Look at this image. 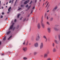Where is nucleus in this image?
<instances>
[{
  "mask_svg": "<svg viewBox=\"0 0 60 60\" xmlns=\"http://www.w3.org/2000/svg\"><path fill=\"white\" fill-rule=\"evenodd\" d=\"M40 34H38V36L36 37V40L37 41H38L39 40V39H40Z\"/></svg>",
  "mask_w": 60,
  "mask_h": 60,
  "instance_id": "1",
  "label": "nucleus"
},
{
  "mask_svg": "<svg viewBox=\"0 0 60 60\" xmlns=\"http://www.w3.org/2000/svg\"><path fill=\"white\" fill-rule=\"evenodd\" d=\"M43 43L41 42L40 43V49H42V48H43Z\"/></svg>",
  "mask_w": 60,
  "mask_h": 60,
  "instance_id": "2",
  "label": "nucleus"
},
{
  "mask_svg": "<svg viewBox=\"0 0 60 60\" xmlns=\"http://www.w3.org/2000/svg\"><path fill=\"white\" fill-rule=\"evenodd\" d=\"M59 28H60V27L59 26H57L56 27H54V29L55 31H58L59 30Z\"/></svg>",
  "mask_w": 60,
  "mask_h": 60,
  "instance_id": "3",
  "label": "nucleus"
},
{
  "mask_svg": "<svg viewBox=\"0 0 60 60\" xmlns=\"http://www.w3.org/2000/svg\"><path fill=\"white\" fill-rule=\"evenodd\" d=\"M14 23H12V25H11L10 27L9 28V30H10V29L11 30L12 29V28L13 27V26H14Z\"/></svg>",
  "mask_w": 60,
  "mask_h": 60,
  "instance_id": "4",
  "label": "nucleus"
},
{
  "mask_svg": "<svg viewBox=\"0 0 60 60\" xmlns=\"http://www.w3.org/2000/svg\"><path fill=\"white\" fill-rule=\"evenodd\" d=\"M22 49L24 52H26L27 50V49L26 47H25L23 48Z\"/></svg>",
  "mask_w": 60,
  "mask_h": 60,
  "instance_id": "5",
  "label": "nucleus"
},
{
  "mask_svg": "<svg viewBox=\"0 0 60 60\" xmlns=\"http://www.w3.org/2000/svg\"><path fill=\"white\" fill-rule=\"evenodd\" d=\"M34 46L35 47H38V43L36 42L34 44Z\"/></svg>",
  "mask_w": 60,
  "mask_h": 60,
  "instance_id": "6",
  "label": "nucleus"
},
{
  "mask_svg": "<svg viewBox=\"0 0 60 60\" xmlns=\"http://www.w3.org/2000/svg\"><path fill=\"white\" fill-rule=\"evenodd\" d=\"M51 28L50 27L48 28H47V31L48 33H50L51 32V30H50Z\"/></svg>",
  "mask_w": 60,
  "mask_h": 60,
  "instance_id": "7",
  "label": "nucleus"
},
{
  "mask_svg": "<svg viewBox=\"0 0 60 60\" xmlns=\"http://www.w3.org/2000/svg\"><path fill=\"white\" fill-rule=\"evenodd\" d=\"M44 58H47L48 57V54L47 53H45L44 55Z\"/></svg>",
  "mask_w": 60,
  "mask_h": 60,
  "instance_id": "8",
  "label": "nucleus"
},
{
  "mask_svg": "<svg viewBox=\"0 0 60 60\" xmlns=\"http://www.w3.org/2000/svg\"><path fill=\"white\" fill-rule=\"evenodd\" d=\"M54 42L56 44H59V42L57 41L56 39L54 40Z\"/></svg>",
  "mask_w": 60,
  "mask_h": 60,
  "instance_id": "9",
  "label": "nucleus"
},
{
  "mask_svg": "<svg viewBox=\"0 0 60 60\" xmlns=\"http://www.w3.org/2000/svg\"><path fill=\"white\" fill-rule=\"evenodd\" d=\"M43 38H44V39H45V41L46 42H47V37H46V36H44L43 37Z\"/></svg>",
  "mask_w": 60,
  "mask_h": 60,
  "instance_id": "10",
  "label": "nucleus"
},
{
  "mask_svg": "<svg viewBox=\"0 0 60 60\" xmlns=\"http://www.w3.org/2000/svg\"><path fill=\"white\" fill-rule=\"evenodd\" d=\"M37 27L38 29H40L41 28V25H40V23H39L37 25Z\"/></svg>",
  "mask_w": 60,
  "mask_h": 60,
  "instance_id": "11",
  "label": "nucleus"
},
{
  "mask_svg": "<svg viewBox=\"0 0 60 60\" xmlns=\"http://www.w3.org/2000/svg\"><path fill=\"white\" fill-rule=\"evenodd\" d=\"M57 6H56L55 7L54 9L52 11H56V9H57Z\"/></svg>",
  "mask_w": 60,
  "mask_h": 60,
  "instance_id": "12",
  "label": "nucleus"
},
{
  "mask_svg": "<svg viewBox=\"0 0 60 60\" xmlns=\"http://www.w3.org/2000/svg\"><path fill=\"white\" fill-rule=\"evenodd\" d=\"M29 2V0L26 1L24 2V4H27V3H28Z\"/></svg>",
  "mask_w": 60,
  "mask_h": 60,
  "instance_id": "13",
  "label": "nucleus"
},
{
  "mask_svg": "<svg viewBox=\"0 0 60 60\" xmlns=\"http://www.w3.org/2000/svg\"><path fill=\"white\" fill-rule=\"evenodd\" d=\"M53 52H56V49L55 48H54L53 49Z\"/></svg>",
  "mask_w": 60,
  "mask_h": 60,
  "instance_id": "14",
  "label": "nucleus"
},
{
  "mask_svg": "<svg viewBox=\"0 0 60 60\" xmlns=\"http://www.w3.org/2000/svg\"><path fill=\"white\" fill-rule=\"evenodd\" d=\"M10 9H11V7H10L8 9V11H9V12H7V13H8V14H9V12H10Z\"/></svg>",
  "mask_w": 60,
  "mask_h": 60,
  "instance_id": "15",
  "label": "nucleus"
},
{
  "mask_svg": "<svg viewBox=\"0 0 60 60\" xmlns=\"http://www.w3.org/2000/svg\"><path fill=\"white\" fill-rule=\"evenodd\" d=\"M10 33H11V31H8V32H7V35H8V34H10Z\"/></svg>",
  "mask_w": 60,
  "mask_h": 60,
  "instance_id": "16",
  "label": "nucleus"
},
{
  "mask_svg": "<svg viewBox=\"0 0 60 60\" xmlns=\"http://www.w3.org/2000/svg\"><path fill=\"white\" fill-rule=\"evenodd\" d=\"M43 28H45V25L43 24V23L41 24Z\"/></svg>",
  "mask_w": 60,
  "mask_h": 60,
  "instance_id": "17",
  "label": "nucleus"
},
{
  "mask_svg": "<svg viewBox=\"0 0 60 60\" xmlns=\"http://www.w3.org/2000/svg\"><path fill=\"white\" fill-rule=\"evenodd\" d=\"M45 17H47V19H48L49 18H48V17L47 16V14H46L45 15Z\"/></svg>",
  "mask_w": 60,
  "mask_h": 60,
  "instance_id": "18",
  "label": "nucleus"
},
{
  "mask_svg": "<svg viewBox=\"0 0 60 60\" xmlns=\"http://www.w3.org/2000/svg\"><path fill=\"white\" fill-rule=\"evenodd\" d=\"M46 24L48 25H50V24L49 23V22H46Z\"/></svg>",
  "mask_w": 60,
  "mask_h": 60,
  "instance_id": "19",
  "label": "nucleus"
},
{
  "mask_svg": "<svg viewBox=\"0 0 60 60\" xmlns=\"http://www.w3.org/2000/svg\"><path fill=\"white\" fill-rule=\"evenodd\" d=\"M42 22H43V20L42 19V20L41 21V24H43V23Z\"/></svg>",
  "mask_w": 60,
  "mask_h": 60,
  "instance_id": "20",
  "label": "nucleus"
},
{
  "mask_svg": "<svg viewBox=\"0 0 60 60\" xmlns=\"http://www.w3.org/2000/svg\"><path fill=\"white\" fill-rule=\"evenodd\" d=\"M37 54V52H34V55H36Z\"/></svg>",
  "mask_w": 60,
  "mask_h": 60,
  "instance_id": "21",
  "label": "nucleus"
},
{
  "mask_svg": "<svg viewBox=\"0 0 60 60\" xmlns=\"http://www.w3.org/2000/svg\"><path fill=\"white\" fill-rule=\"evenodd\" d=\"M59 41H60V35H58Z\"/></svg>",
  "mask_w": 60,
  "mask_h": 60,
  "instance_id": "22",
  "label": "nucleus"
},
{
  "mask_svg": "<svg viewBox=\"0 0 60 60\" xmlns=\"http://www.w3.org/2000/svg\"><path fill=\"white\" fill-rule=\"evenodd\" d=\"M12 37V35H11L10 36L9 38H8V40H9V39H11V37Z\"/></svg>",
  "mask_w": 60,
  "mask_h": 60,
  "instance_id": "23",
  "label": "nucleus"
},
{
  "mask_svg": "<svg viewBox=\"0 0 60 60\" xmlns=\"http://www.w3.org/2000/svg\"><path fill=\"white\" fill-rule=\"evenodd\" d=\"M23 59L24 60H26L27 59V58L25 57L23 58Z\"/></svg>",
  "mask_w": 60,
  "mask_h": 60,
  "instance_id": "24",
  "label": "nucleus"
},
{
  "mask_svg": "<svg viewBox=\"0 0 60 60\" xmlns=\"http://www.w3.org/2000/svg\"><path fill=\"white\" fill-rule=\"evenodd\" d=\"M5 40H6V37H4L3 39V40L4 41Z\"/></svg>",
  "mask_w": 60,
  "mask_h": 60,
  "instance_id": "25",
  "label": "nucleus"
},
{
  "mask_svg": "<svg viewBox=\"0 0 60 60\" xmlns=\"http://www.w3.org/2000/svg\"><path fill=\"white\" fill-rule=\"evenodd\" d=\"M20 14L18 15L17 16V18H19V16H20Z\"/></svg>",
  "mask_w": 60,
  "mask_h": 60,
  "instance_id": "26",
  "label": "nucleus"
},
{
  "mask_svg": "<svg viewBox=\"0 0 60 60\" xmlns=\"http://www.w3.org/2000/svg\"><path fill=\"white\" fill-rule=\"evenodd\" d=\"M31 6L30 5L28 7V8L27 9V10H29V9L30 8V7Z\"/></svg>",
  "mask_w": 60,
  "mask_h": 60,
  "instance_id": "27",
  "label": "nucleus"
},
{
  "mask_svg": "<svg viewBox=\"0 0 60 60\" xmlns=\"http://www.w3.org/2000/svg\"><path fill=\"white\" fill-rule=\"evenodd\" d=\"M19 25H18L16 27V29H18V28H19Z\"/></svg>",
  "mask_w": 60,
  "mask_h": 60,
  "instance_id": "28",
  "label": "nucleus"
},
{
  "mask_svg": "<svg viewBox=\"0 0 60 60\" xmlns=\"http://www.w3.org/2000/svg\"><path fill=\"white\" fill-rule=\"evenodd\" d=\"M53 19V18H51L50 20L51 21H52Z\"/></svg>",
  "mask_w": 60,
  "mask_h": 60,
  "instance_id": "29",
  "label": "nucleus"
},
{
  "mask_svg": "<svg viewBox=\"0 0 60 60\" xmlns=\"http://www.w3.org/2000/svg\"><path fill=\"white\" fill-rule=\"evenodd\" d=\"M52 46L53 47H54L55 46V43H53L52 44Z\"/></svg>",
  "mask_w": 60,
  "mask_h": 60,
  "instance_id": "30",
  "label": "nucleus"
},
{
  "mask_svg": "<svg viewBox=\"0 0 60 60\" xmlns=\"http://www.w3.org/2000/svg\"><path fill=\"white\" fill-rule=\"evenodd\" d=\"M26 7L27 8L28 7V5L27 4L26 6Z\"/></svg>",
  "mask_w": 60,
  "mask_h": 60,
  "instance_id": "31",
  "label": "nucleus"
},
{
  "mask_svg": "<svg viewBox=\"0 0 60 60\" xmlns=\"http://www.w3.org/2000/svg\"><path fill=\"white\" fill-rule=\"evenodd\" d=\"M49 51H48L47 52V53H46V54H47V55H48V54H49Z\"/></svg>",
  "mask_w": 60,
  "mask_h": 60,
  "instance_id": "32",
  "label": "nucleus"
},
{
  "mask_svg": "<svg viewBox=\"0 0 60 60\" xmlns=\"http://www.w3.org/2000/svg\"><path fill=\"white\" fill-rule=\"evenodd\" d=\"M23 18V17H21L20 19V20H21Z\"/></svg>",
  "mask_w": 60,
  "mask_h": 60,
  "instance_id": "33",
  "label": "nucleus"
},
{
  "mask_svg": "<svg viewBox=\"0 0 60 60\" xmlns=\"http://www.w3.org/2000/svg\"><path fill=\"white\" fill-rule=\"evenodd\" d=\"M49 4V2H48L45 7H47V6H48V4Z\"/></svg>",
  "mask_w": 60,
  "mask_h": 60,
  "instance_id": "34",
  "label": "nucleus"
},
{
  "mask_svg": "<svg viewBox=\"0 0 60 60\" xmlns=\"http://www.w3.org/2000/svg\"><path fill=\"white\" fill-rule=\"evenodd\" d=\"M21 7H24V5H21Z\"/></svg>",
  "mask_w": 60,
  "mask_h": 60,
  "instance_id": "35",
  "label": "nucleus"
},
{
  "mask_svg": "<svg viewBox=\"0 0 60 60\" xmlns=\"http://www.w3.org/2000/svg\"><path fill=\"white\" fill-rule=\"evenodd\" d=\"M15 27H14L13 29V30H15Z\"/></svg>",
  "mask_w": 60,
  "mask_h": 60,
  "instance_id": "36",
  "label": "nucleus"
},
{
  "mask_svg": "<svg viewBox=\"0 0 60 60\" xmlns=\"http://www.w3.org/2000/svg\"><path fill=\"white\" fill-rule=\"evenodd\" d=\"M26 18H25L23 20V22L25 21L26 20Z\"/></svg>",
  "mask_w": 60,
  "mask_h": 60,
  "instance_id": "37",
  "label": "nucleus"
},
{
  "mask_svg": "<svg viewBox=\"0 0 60 60\" xmlns=\"http://www.w3.org/2000/svg\"><path fill=\"white\" fill-rule=\"evenodd\" d=\"M32 3V1H31V2H30V4H31Z\"/></svg>",
  "mask_w": 60,
  "mask_h": 60,
  "instance_id": "38",
  "label": "nucleus"
},
{
  "mask_svg": "<svg viewBox=\"0 0 60 60\" xmlns=\"http://www.w3.org/2000/svg\"><path fill=\"white\" fill-rule=\"evenodd\" d=\"M23 45H25V41H24V43H23Z\"/></svg>",
  "mask_w": 60,
  "mask_h": 60,
  "instance_id": "39",
  "label": "nucleus"
},
{
  "mask_svg": "<svg viewBox=\"0 0 60 60\" xmlns=\"http://www.w3.org/2000/svg\"><path fill=\"white\" fill-rule=\"evenodd\" d=\"M21 8H19L18 9V10H21Z\"/></svg>",
  "mask_w": 60,
  "mask_h": 60,
  "instance_id": "40",
  "label": "nucleus"
},
{
  "mask_svg": "<svg viewBox=\"0 0 60 60\" xmlns=\"http://www.w3.org/2000/svg\"><path fill=\"white\" fill-rule=\"evenodd\" d=\"M16 19H15L14 20L15 22H16Z\"/></svg>",
  "mask_w": 60,
  "mask_h": 60,
  "instance_id": "41",
  "label": "nucleus"
},
{
  "mask_svg": "<svg viewBox=\"0 0 60 60\" xmlns=\"http://www.w3.org/2000/svg\"><path fill=\"white\" fill-rule=\"evenodd\" d=\"M33 10H32L31 11V13H33Z\"/></svg>",
  "mask_w": 60,
  "mask_h": 60,
  "instance_id": "42",
  "label": "nucleus"
},
{
  "mask_svg": "<svg viewBox=\"0 0 60 60\" xmlns=\"http://www.w3.org/2000/svg\"><path fill=\"white\" fill-rule=\"evenodd\" d=\"M34 8H35L34 7V6L32 8V10H34Z\"/></svg>",
  "mask_w": 60,
  "mask_h": 60,
  "instance_id": "43",
  "label": "nucleus"
},
{
  "mask_svg": "<svg viewBox=\"0 0 60 60\" xmlns=\"http://www.w3.org/2000/svg\"><path fill=\"white\" fill-rule=\"evenodd\" d=\"M2 15H4V12H2Z\"/></svg>",
  "mask_w": 60,
  "mask_h": 60,
  "instance_id": "44",
  "label": "nucleus"
},
{
  "mask_svg": "<svg viewBox=\"0 0 60 60\" xmlns=\"http://www.w3.org/2000/svg\"><path fill=\"white\" fill-rule=\"evenodd\" d=\"M17 0H16V1L15 2V4H16V2H17Z\"/></svg>",
  "mask_w": 60,
  "mask_h": 60,
  "instance_id": "45",
  "label": "nucleus"
},
{
  "mask_svg": "<svg viewBox=\"0 0 60 60\" xmlns=\"http://www.w3.org/2000/svg\"><path fill=\"white\" fill-rule=\"evenodd\" d=\"M17 0H16V1L15 2V4H16V2H17Z\"/></svg>",
  "mask_w": 60,
  "mask_h": 60,
  "instance_id": "46",
  "label": "nucleus"
},
{
  "mask_svg": "<svg viewBox=\"0 0 60 60\" xmlns=\"http://www.w3.org/2000/svg\"><path fill=\"white\" fill-rule=\"evenodd\" d=\"M28 45V42L26 43V45Z\"/></svg>",
  "mask_w": 60,
  "mask_h": 60,
  "instance_id": "47",
  "label": "nucleus"
},
{
  "mask_svg": "<svg viewBox=\"0 0 60 60\" xmlns=\"http://www.w3.org/2000/svg\"><path fill=\"white\" fill-rule=\"evenodd\" d=\"M50 5H49L48 6V7H47V9L49 8V6H50Z\"/></svg>",
  "mask_w": 60,
  "mask_h": 60,
  "instance_id": "48",
  "label": "nucleus"
},
{
  "mask_svg": "<svg viewBox=\"0 0 60 60\" xmlns=\"http://www.w3.org/2000/svg\"><path fill=\"white\" fill-rule=\"evenodd\" d=\"M37 2V0H35V3H36Z\"/></svg>",
  "mask_w": 60,
  "mask_h": 60,
  "instance_id": "49",
  "label": "nucleus"
},
{
  "mask_svg": "<svg viewBox=\"0 0 60 60\" xmlns=\"http://www.w3.org/2000/svg\"><path fill=\"white\" fill-rule=\"evenodd\" d=\"M3 16H1V18H3Z\"/></svg>",
  "mask_w": 60,
  "mask_h": 60,
  "instance_id": "50",
  "label": "nucleus"
},
{
  "mask_svg": "<svg viewBox=\"0 0 60 60\" xmlns=\"http://www.w3.org/2000/svg\"><path fill=\"white\" fill-rule=\"evenodd\" d=\"M29 16H30V14H29L28 15V17H29Z\"/></svg>",
  "mask_w": 60,
  "mask_h": 60,
  "instance_id": "51",
  "label": "nucleus"
},
{
  "mask_svg": "<svg viewBox=\"0 0 60 60\" xmlns=\"http://www.w3.org/2000/svg\"><path fill=\"white\" fill-rule=\"evenodd\" d=\"M49 10H48L47 11V12H49Z\"/></svg>",
  "mask_w": 60,
  "mask_h": 60,
  "instance_id": "52",
  "label": "nucleus"
},
{
  "mask_svg": "<svg viewBox=\"0 0 60 60\" xmlns=\"http://www.w3.org/2000/svg\"><path fill=\"white\" fill-rule=\"evenodd\" d=\"M1 41H0V45H1Z\"/></svg>",
  "mask_w": 60,
  "mask_h": 60,
  "instance_id": "53",
  "label": "nucleus"
},
{
  "mask_svg": "<svg viewBox=\"0 0 60 60\" xmlns=\"http://www.w3.org/2000/svg\"><path fill=\"white\" fill-rule=\"evenodd\" d=\"M1 8H2V9H4V7H1Z\"/></svg>",
  "mask_w": 60,
  "mask_h": 60,
  "instance_id": "54",
  "label": "nucleus"
},
{
  "mask_svg": "<svg viewBox=\"0 0 60 60\" xmlns=\"http://www.w3.org/2000/svg\"><path fill=\"white\" fill-rule=\"evenodd\" d=\"M47 3H48V1H47L45 3V4H47Z\"/></svg>",
  "mask_w": 60,
  "mask_h": 60,
  "instance_id": "55",
  "label": "nucleus"
},
{
  "mask_svg": "<svg viewBox=\"0 0 60 60\" xmlns=\"http://www.w3.org/2000/svg\"><path fill=\"white\" fill-rule=\"evenodd\" d=\"M8 2H7L6 4L7 5V4H8Z\"/></svg>",
  "mask_w": 60,
  "mask_h": 60,
  "instance_id": "56",
  "label": "nucleus"
},
{
  "mask_svg": "<svg viewBox=\"0 0 60 60\" xmlns=\"http://www.w3.org/2000/svg\"><path fill=\"white\" fill-rule=\"evenodd\" d=\"M11 3V1H10L9 2V3Z\"/></svg>",
  "mask_w": 60,
  "mask_h": 60,
  "instance_id": "57",
  "label": "nucleus"
},
{
  "mask_svg": "<svg viewBox=\"0 0 60 60\" xmlns=\"http://www.w3.org/2000/svg\"><path fill=\"white\" fill-rule=\"evenodd\" d=\"M4 55V54H1V55Z\"/></svg>",
  "mask_w": 60,
  "mask_h": 60,
  "instance_id": "58",
  "label": "nucleus"
},
{
  "mask_svg": "<svg viewBox=\"0 0 60 60\" xmlns=\"http://www.w3.org/2000/svg\"><path fill=\"white\" fill-rule=\"evenodd\" d=\"M0 4H1V1H0Z\"/></svg>",
  "mask_w": 60,
  "mask_h": 60,
  "instance_id": "59",
  "label": "nucleus"
},
{
  "mask_svg": "<svg viewBox=\"0 0 60 60\" xmlns=\"http://www.w3.org/2000/svg\"><path fill=\"white\" fill-rule=\"evenodd\" d=\"M6 8H7V6H6Z\"/></svg>",
  "mask_w": 60,
  "mask_h": 60,
  "instance_id": "60",
  "label": "nucleus"
},
{
  "mask_svg": "<svg viewBox=\"0 0 60 60\" xmlns=\"http://www.w3.org/2000/svg\"><path fill=\"white\" fill-rule=\"evenodd\" d=\"M29 45H31V43H30L29 44Z\"/></svg>",
  "mask_w": 60,
  "mask_h": 60,
  "instance_id": "61",
  "label": "nucleus"
},
{
  "mask_svg": "<svg viewBox=\"0 0 60 60\" xmlns=\"http://www.w3.org/2000/svg\"><path fill=\"white\" fill-rule=\"evenodd\" d=\"M7 19V18H6V19Z\"/></svg>",
  "mask_w": 60,
  "mask_h": 60,
  "instance_id": "62",
  "label": "nucleus"
},
{
  "mask_svg": "<svg viewBox=\"0 0 60 60\" xmlns=\"http://www.w3.org/2000/svg\"><path fill=\"white\" fill-rule=\"evenodd\" d=\"M4 5H5V4H4Z\"/></svg>",
  "mask_w": 60,
  "mask_h": 60,
  "instance_id": "63",
  "label": "nucleus"
},
{
  "mask_svg": "<svg viewBox=\"0 0 60 60\" xmlns=\"http://www.w3.org/2000/svg\"><path fill=\"white\" fill-rule=\"evenodd\" d=\"M41 0H40V2H41Z\"/></svg>",
  "mask_w": 60,
  "mask_h": 60,
  "instance_id": "64",
  "label": "nucleus"
}]
</instances>
